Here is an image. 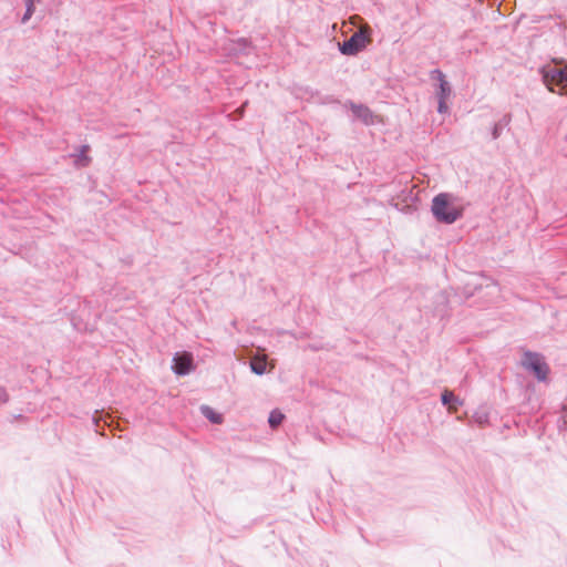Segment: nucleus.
I'll use <instances>...</instances> for the list:
<instances>
[{
	"mask_svg": "<svg viewBox=\"0 0 567 567\" xmlns=\"http://www.w3.org/2000/svg\"><path fill=\"white\" fill-rule=\"evenodd\" d=\"M523 368L532 372L538 381H545L549 372L548 365L540 353L525 351L520 361Z\"/></svg>",
	"mask_w": 567,
	"mask_h": 567,
	"instance_id": "4",
	"label": "nucleus"
},
{
	"mask_svg": "<svg viewBox=\"0 0 567 567\" xmlns=\"http://www.w3.org/2000/svg\"><path fill=\"white\" fill-rule=\"evenodd\" d=\"M441 401L444 405H451L453 403H460L458 398L451 391L445 390L441 395Z\"/></svg>",
	"mask_w": 567,
	"mask_h": 567,
	"instance_id": "14",
	"label": "nucleus"
},
{
	"mask_svg": "<svg viewBox=\"0 0 567 567\" xmlns=\"http://www.w3.org/2000/svg\"><path fill=\"white\" fill-rule=\"evenodd\" d=\"M92 421H93V423H94V425H95V431H96V432H99V429H100V420L96 417V415H94V416L92 417Z\"/></svg>",
	"mask_w": 567,
	"mask_h": 567,
	"instance_id": "18",
	"label": "nucleus"
},
{
	"mask_svg": "<svg viewBox=\"0 0 567 567\" xmlns=\"http://www.w3.org/2000/svg\"><path fill=\"white\" fill-rule=\"evenodd\" d=\"M542 81L551 93L567 96V62L554 60L538 70Z\"/></svg>",
	"mask_w": 567,
	"mask_h": 567,
	"instance_id": "1",
	"label": "nucleus"
},
{
	"mask_svg": "<svg viewBox=\"0 0 567 567\" xmlns=\"http://www.w3.org/2000/svg\"><path fill=\"white\" fill-rule=\"evenodd\" d=\"M89 151H90L89 145H82L79 147V154L76 155V157H78L76 163L82 167L87 166L91 162V158L87 156Z\"/></svg>",
	"mask_w": 567,
	"mask_h": 567,
	"instance_id": "13",
	"label": "nucleus"
},
{
	"mask_svg": "<svg viewBox=\"0 0 567 567\" xmlns=\"http://www.w3.org/2000/svg\"><path fill=\"white\" fill-rule=\"evenodd\" d=\"M476 421L478 424L484 425L488 421V416L486 414L477 415Z\"/></svg>",
	"mask_w": 567,
	"mask_h": 567,
	"instance_id": "17",
	"label": "nucleus"
},
{
	"mask_svg": "<svg viewBox=\"0 0 567 567\" xmlns=\"http://www.w3.org/2000/svg\"><path fill=\"white\" fill-rule=\"evenodd\" d=\"M430 79L439 82L435 89V97L437 100V112L440 114H447L450 111L447 101L451 97L452 87L447 82L445 74L440 69L432 70L430 72Z\"/></svg>",
	"mask_w": 567,
	"mask_h": 567,
	"instance_id": "3",
	"label": "nucleus"
},
{
	"mask_svg": "<svg viewBox=\"0 0 567 567\" xmlns=\"http://www.w3.org/2000/svg\"><path fill=\"white\" fill-rule=\"evenodd\" d=\"M512 122V114L506 113L504 114L492 127L491 130V136L492 140H497L504 130H509V124Z\"/></svg>",
	"mask_w": 567,
	"mask_h": 567,
	"instance_id": "8",
	"label": "nucleus"
},
{
	"mask_svg": "<svg viewBox=\"0 0 567 567\" xmlns=\"http://www.w3.org/2000/svg\"><path fill=\"white\" fill-rule=\"evenodd\" d=\"M200 412L213 424H221L224 421L223 415L208 405H202Z\"/></svg>",
	"mask_w": 567,
	"mask_h": 567,
	"instance_id": "10",
	"label": "nucleus"
},
{
	"mask_svg": "<svg viewBox=\"0 0 567 567\" xmlns=\"http://www.w3.org/2000/svg\"><path fill=\"white\" fill-rule=\"evenodd\" d=\"M252 373L264 375L267 372V360L264 357H255L249 361Z\"/></svg>",
	"mask_w": 567,
	"mask_h": 567,
	"instance_id": "9",
	"label": "nucleus"
},
{
	"mask_svg": "<svg viewBox=\"0 0 567 567\" xmlns=\"http://www.w3.org/2000/svg\"><path fill=\"white\" fill-rule=\"evenodd\" d=\"M38 1L39 0H23V2L25 4V11L21 18L22 24H25L32 18L33 13L35 12V3Z\"/></svg>",
	"mask_w": 567,
	"mask_h": 567,
	"instance_id": "12",
	"label": "nucleus"
},
{
	"mask_svg": "<svg viewBox=\"0 0 567 567\" xmlns=\"http://www.w3.org/2000/svg\"><path fill=\"white\" fill-rule=\"evenodd\" d=\"M350 109L353 116L360 120L365 125L373 123V114L371 110L363 104H355L353 102L350 103Z\"/></svg>",
	"mask_w": 567,
	"mask_h": 567,
	"instance_id": "7",
	"label": "nucleus"
},
{
	"mask_svg": "<svg viewBox=\"0 0 567 567\" xmlns=\"http://www.w3.org/2000/svg\"><path fill=\"white\" fill-rule=\"evenodd\" d=\"M238 45L240 48V51H243L245 54L249 53L250 50V43L247 39H239Z\"/></svg>",
	"mask_w": 567,
	"mask_h": 567,
	"instance_id": "15",
	"label": "nucleus"
},
{
	"mask_svg": "<svg viewBox=\"0 0 567 567\" xmlns=\"http://www.w3.org/2000/svg\"><path fill=\"white\" fill-rule=\"evenodd\" d=\"M370 37L362 30L355 31L349 39L338 43V50L347 56H354L362 52L370 43Z\"/></svg>",
	"mask_w": 567,
	"mask_h": 567,
	"instance_id": "5",
	"label": "nucleus"
},
{
	"mask_svg": "<svg viewBox=\"0 0 567 567\" xmlns=\"http://www.w3.org/2000/svg\"><path fill=\"white\" fill-rule=\"evenodd\" d=\"M195 369L193 354L186 351L176 352L173 357L172 370L177 375H187Z\"/></svg>",
	"mask_w": 567,
	"mask_h": 567,
	"instance_id": "6",
	"label": "nucleus"
},
{
	"mask_svg": "<svg viewBox=\"0 0 567 567\" xmlns=\"http://www.w3.org/2000/svg\"><path fill=\"white\" fill-rule=\"evenodd\" d=\"M9 393L7 392V389L2 385H0V405L6 404L9 402Z\"/></svg>",
	"mask_w": 567,
	"mask_h": 567,
	"instance_id": "16",
	"label": "nucleus"
},
{
	"mask_svg": "<svg viewBox=\"0 0 567 567\" xmlns=\"http://www.w3.org/2000/svg\"><path fill=\"white\" fill-rule=\"evenodd\" d=\"M452 199V195L447 193H440L433 197L431 212L439 223L451 225L462 217L463 209L456 207Z\"/></svg>",
	"mask_w": 567,
	"mask_h": 567,
	"instance_id": "2",
	"label": "nucleus"
},
{
	"mask_svg": "<svg viewBox=\"0 0 567 567\" xmlns=\"http://www.w3.org/2000/svg\"><path fill=\"white\" fill-rule=\"evenodd\" d=\"M284 420L285 414L279 409H275L269 414L268 424L272 430H275L281 425Z\"/></svg>",
	"mask_w": 567,
	"mask_h": 567,
	"instance_id": "11",
	"label": "nucleus"
}]
</instances>
